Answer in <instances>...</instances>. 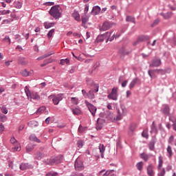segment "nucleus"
Listing matches in <instances>:
<instances>
[{"label":"nucleus","instance_id":"338daca9","mask_svg":"<svg viewBox=\"0 0 176 176\" xmlns=\"http://www.w3.org/2000/svg\"><path fill=\"white\" fill-rule=\"evenodd\" d=\"M50 63H52V61L45 60L44 61V63L41 65V67H45V65H47V64H49Z\"/></svg>","mask_w":176,"mask_h":176},{"label":"nucleus","instance_id":"4be33fe9","mask_svg":"<svg viewBox=\"0 0 176 176\" xmlns=\"http://www.w3.org/2000/svg\"><path fill=\"white\" fill-rule=\"evenodd\" d=\"M118 113L122 116H126L127 114V109H126L124 107H120V109L118 110Z\"/></svg>","mask_w":176,"mask_h":176},{"label":"nucleus","instance_id":"13d9d810","mask_svg":"<svg viewBox=\"0 0 176 176\" xmlns=\"http://www.w3.org/2000/svg\"><path fill=\"white\" fill-rule=\"evenodd\" d=\"M86 130V128H84L82 126V125H80L78 127V132L82 133Z\"/></svg>","mask_w":176,"mask_h":176},{"label":"nucleus","instance_id":"473e14b6","mask_svg":"<svg viewBox=\"0 0 176 176\" xmlns=\"http://www.w3.org/2000/svg\"><path fill=\"white\" fill-rule=\"evenodd\" d=\"M34 148H35L34 144H32V143H30L26 146V152H31V151H33Z\"/></svg>","mask_w":176,"mask_h":176},{"label":"nucleus","instance_id":"49530a36","mask_svg":"<svg viewBox=\"0 0 176 176\" xmlns=\"http://www.w3.org/2000/svg\"><path fill=\"white\" fill-rule=\"evenodd\" d=\"M8 117L5 115L0 114V122H6Z\"/></svg>","mask_w":176,"mask_h":176},{"label":"nucleus","instance_id":"052dcab7","mask_svg":"<svg viewBox=\"0 0 176 176\" xmlns=\"http://www.w3.org/2000/svg\"><path fill=\"white\" fill-rule=\"evenodd\" d=\"M129 131L130 133L135 131V125H131L129 127Z\"/></svg>","mask_w":176,"mask_h":176},{"label":"nucleus","instance_id":"4c0bfd02","mask_svg":"<svg viewBox=\"0 0 176 176\" xmlns=\"http://www.w3.org/2000/svg\"><path fill=\"white\" fill-rule=\"evenodd\" d=\"M136 167L138 170H139V171H142V168L144 167V162H138L136 164Z\"/></svg>","mask_w":176,"mask_h":176},{"label":"nucleus","instance_id":"69168bd1","mask_svg":"<svg viewBox=\"0 0 176 176\" xmlns=\"http://www.w3.org/2000/svg\"><path fill=\"white\" fill-rule=\"evenodd\" d=\"M173 141H174V135H171V136L169 138L168 142H169V144H170L171 145H173Z\"/></svg>","mask_w":176,"mask_h":176},{"label":"nucleus","instance_id":"f8f14e48","mask_svg":"<svg viewBox=\"0 0 176 176\" xmlns=\"http://www.w3.org/2000/svg\"><path fill=\"white\" fill-rule=\"evenodd\" d=\"M149 39H151V38L149 37V36H140L138 41H136L133 45L134 46H135L138 42H144V41H149Z\"/></svg>","mask_w":176,"mask_h":176},{"label":"nucleus","instance_id":"5701e85b","mask_svg":"<svg viewBox=\"0 0 176 176\" xmlns=\"http://www.w3.org/2000/svg\"><path fill=\"white\" fill-rule=\"evenodd\" d=\"M53 159V164H58V163H61V160H63V156L58 155V157H52Z\"/></svg>","mask_w":176,"mask_h":176},{"label":"nucleus","instance_id":"0eeeda50","mask_svg":"<svg viewBox=\"0 0 176 176\" xmlns=\"http://www.w3.org/2000/svg\"><path fill=\"white\" fill-rule=\"evenodd\" d=\"M85 104L87 105L89 111L91 112L93 116H96V112L97 111V108L94 105L91 104L90 102L85 100Z\"/></svg>","mask_w":176,"mask_h":176},{"label":"nucleus","instance_id":"c85d7f7f","mask_svg":"<svg viewBox=\"0 0 176 176\" xmlns=\"http://www.w3.org/2000/svg\"><path fill=\"white\" fill-rule=\"evenodd\" d=\"M167 153H168V157L170 159V157H173V148H171V146H168L167 148Z\"/></svg>","mask_w":176,"mask_h":176},{"label":"nucleus","instance_id":"a211bd4d","mask_svg":"<svg viewBox=\"0 0 176 176\" xmlns=\"http://www.w3.org/2000/svg\"><path fill=\"white\" fill-rule=\"evenodd\" d=\"M21 74L22 75V76H25V77H27V76H30V75H34V71L32 70H30V72L27 71V69H24V70H22L21 72Z\"/></svg>","mask_w":176,"mask_h":176},{"label":"nucleus","instance_id":"bf43d9fd","mask_svg":"<svg viewBox=\"0 0 176 176\" xmlns=\"http://www.w3.org/2000/svg\"><path fill=\"white\" fill-rule=\"evenodd\" d=\"M155 72L157 73V75H159V74H162L163 75V74H164V71H163V69H155Z\"/></svg>","mask_w":176,"mask_h":176},{"label":"nucleus","instance_id":"bb28decb","mask_svg":"<svg viewBox=\"0 0 176 176\" xmlns=\"http://www.w3.org/2000/svg\"><path fill=\"white\" fill-rule=\"evenodd\" d=\"M53 159L51 157L50 159H45L43 160V163L46 165V166H53Z\"/></svg>","mask_w":176,"mask_h":176},{"label":"nucleus","instance_id":"f3484780","mask_svg":"<svg viewBox=\"0 0 176 176\" xmlns=\"http://www.w3.org/2000/svg\"><path fill=\"white\" fill-rule=\"evenodd\" d=\"M44 157H45V154H43V153L41 151H37L34 154V159H36V160H42V159H43Z\"/></svg>","mask_w":176,"mask_h":176},{"label":"nucleus","instance_id":"37998d69","mask_svg":"<svg viewBox=\"0 0 176 176\" xmlns=\"http://www.w3.org/2000/svg\"><path fill=\"white\" fill-rule=\"evenodd\" d=\"M69 64V59L66 58V59H61L60 61V64L61 65H64V64Z\"/></svg>","mask_w":176,"mask_h":176},{"label":"nucleus","instance_id":"680f3d73","mask_svg":"<svg viewBox=\"0 0 176 176\" xmlns=\"http://www.w3.org/2000/svg\"><path fill=\"white\" fill-rule=\"evenodd\" d=\"M77 145L78 148H82L83 146V141L82 140H78L77 142Z\"/></svg>","mask_w":176,"mask_h":176},{"label":"nucleus","instance_id":"58836bf2","mask_svg":"<svg viewBox=\"0 0 176 176\" xmlns=\"http://www.w3.org/2000/svg\"><path fill=\"white\" fill-rule=\"evenodd\" d=\"M72 16H73L74 19H75V20H76V21H80V16L79 15V13L74 12L72 14Z\"/></svg>","mask_w":176,"mask_h":176},{"label":"nucleus","instance_id":"7ed1b4c3","mask_svg":"<svg viewBox=\"0 0 176 176\" xmlns=\"http://www.w3.org/2000/svg\"><path fill=\"white\" fill-rule=\"evenodd\" d=\"M48 100H52L54 105H58L60 101L63 100V94H59L58 95H50L48 96Z\"/></svg>","mask_w":176,"mask_h":176},{"label":"nucleus","instance_id":"de8ad7c7","mask_svg":"<svg viewBox=\"0 0 176 176\" xmlns=\"http://www.w3.org/2000/svg\"><path fill=\"white\" fill-rule=\"evenodd\" d=\"M89 21V17H87V16L84 15L82 16V24H86V22Z\"/></svg>","mask_w":176,"mask_h":176},{"label":"nucleus","instance_id":"2f4dec72","mask_svg":"<svg viewBox=\"0 0 176 176\" xmlns=\"http://www.w3.org/2000/svg\"><path fill=\"white\" fill-rule=\"evenodd\" d=\"M99 150H100V152L101 153V157L103 158L104 157V153L105 152V146H104V144H100L99 145Z\"/></svg>","mask_w":176,"mask_h":176},{"label":"nucleus","instance_id":"7c9ffc66","mask_svg":"<svg viewBox=\"0 0 176 176\" xmlns=\"http://www.w3.org/2000/svg\"><path fill=\"white\" fill-rule=\"evenodd\" d=\"M29 138L30 141H34V142L38 143L41 142V140L38 138H36V136L34 134L30 135Z\"/></svg>","mask_w":176,"mask_h":176},{"label":"nucleus","instance_id":"423d86ee","mask_svg":"<svg viewBox=\"0 0 176 176\" xmlns=\"http://www.w3.org/2000/svg\"><path fill=\"white\" fill-rule=\"evenodd\" d=\"M118 90H119L118 87H113L111 90V92L107 96V98L109 100H113V101H118Z\"/></svg>","mask_w":176,"mask_h":176},{"label":"nucleus","instance_id":"79ce46f5","mask_svg":"<svg viewBox=\"0 0 176 176\" xmlns=\"http://www.w3.org/2000/svg\"><path fill=\"white\" fill-rule=\"evenodd\" d=\"M25 94H26L28 98L29 97H31V94H32V93H31V91H30V88H28V87H27V86L25 87Z\"/></svg>","mask_w":176,"mask_h":176},{"label":"nucleus","instance_id":"e2e57ef3","mask_svg":"<svg viewBox=\"0 0 176 176\" xmlns=\"http://www.w3.org/2000/svg\"><path fill=\"white\" fill-rule=\"evenodd\" d=\"M1 112L3 113H5V115H6L8 113V109L6 107H1Z\"/></svg>","mask_w":176,"mask_h":176},{"label":"nucleus","instance_id":"f257e3e1","mask_svg":"<svg viewBox=\"0 0 176 176\" xmlns=\"http://www.w3.org/2000/svg\"><path fill=\"white\" fill-rule=\"evenodd\" d=\"M61 8L59 6H54L50 10V14L54 17L56 20L61 17V13L60 12Z\"/></svg>","mask_w":176,"mask_h":176},{"label":"nucleus","instance_id":"774afa93","mask_svg":"<svg viewBox=\"0 0 176 176\" xmlns=\"http://www.w3.org/2000/svg\"><path fill=\"white\" fill-rule=\"evenodd\" d=\"M123 116L120 115V114H118V116L115 118H114V120H122V118Z\"/></svg>","mask_w":176,"mask_h":176},{"label":"nucleus","instance_id":"4468645a","mask_svg":"<svg viewBox=\"0 0 176 176\" xmlns=\"http://www.w3.org/2000/svg\"><path fill=\"white\" fill-rule=\"evenodd\" d=\"M28 100H30V101H32V100H41V96L38 94L36 92H32L29 98H28Z\"/></svg>","mask_w":176,"mask_h":176},{"label":"nucleus","instance_id":"1a4fd4ad","mask_svg":"<svg viewBox=\"0 0 176 176\" xmlns=\"http://www.w3.org/2000/svg\"><path fill=\"white\" fill-rule=\"evenodd\" d=\"M87 83L89 86H91V87L94 88L95 91H98V84H94V81L93 80L88 78L87 79Z\"/></svg>","mask_w":176,"mask_h":176},{"label":"nucleus","instance_id":"3c124183","mask_svg":"<svg viewBox=\"0 0 176 176\" xmlns=\"http://www.w3.org/2000/svg\"><path fill=\"white\" fill-rule=\"evenodd\" d=\"M78 98H71V102H72V104H74V105H78Z\"/></svg>","mask_w":176,"mask_h":176},{"label":"nucleus","instance_id":"20e7f679","mask_svg":"<svg viewBox=\"0 0 176 176\" xmlns=\"http://www.w3.org/2000/svg\"><path fill=\"white\" fill-rule=\"evenodd\" d=\"M113 31L107 32L104 34H100L96 38V42H102V41H105L106 43H108V41H109V38H111V35H112V33Z\"/></svg>","mask_w":176,"mask_h":176},{"label":"nucleus","instance_id":"6ab92c4d","mask_svg":"<svg viewBox=\"0 0 176 176\" xmlns=\"http://www.w3.org/2000/svg\"><path fill=\"white\" fill-rule=\"evenodd\" d=\"M147 174L149 176L155 175V171H153V165L151 164L147 167Z\"/></svg>","mask_w":176,"mask_h":176},{"label":"nucleus","instance_id":"c9c22d12","mask_svg":"<svg viewBox=\"0 0 176 176\" xmlns=\"http://www.w3.org/2000/svg\"><path fill=\"white\" fill-rule=\"evenodd\" d=\"M160 167H163V157H162V155H160L158 157V166H157V168H160Z\"/></svg>","mask_w":176,"mask_h":176},{"label":"nucleus","instance_id":"8fccbe9b","mask_svg":"<svg viewBox=\"0 0 176 176\" xmlns=\"http://www.w3.org/2000/svg\"><path fill=\"white\" fill-rule=\"evenodd\" d=\"M45 109H46L45 107H41L38 109L37 113H43V112H45Z\"/></svg>","mask_w":176,"mask_h":176},{"label":"nucleus","instance_id":"9b49d317","mask_svg":"<svg viewBox=\"0 0 176 176\" xmlns=\"http://www.w3.org/2000/svg\"><path fill=\"white\" fill-rule=\"evenodd\" d=\"M162 65V60L160 58L153 59L150 64V67H160Z\"/></svg>","mask_w":176,"mask_h":176},{"label":"nucleus","instance_id":"a878e982","mask_svg":"<svg viewBox=\"0 0 176 176\" xmlns=\"http://www.w3.org/2000/svg\"><path fill=\"white\" fill-rule=\"evenodd\" d=\"M158 170V176H164L166 175V169L163 167L157 168Z\"/></svg>","mask_w":176,"mask_h":176},{"label":"nucleus","instance_id":"603ef678","mask_svg":"<svg viewBox=\"0 0 176 176\" xmlns=\"http://www.w3.org/2000/svg\"><path fill=\"white\" fill-rule=\"evenodd\" d=\"M142 137H144V138H148V129H146L144 130L143 132H142Z\"/></svg>","mask_w":176,"mask_h":176},{"label":"nucleus","instance_id":"cd10ccee","mask_svg":"<svg viewBox=\"0 0 176 176\" xmlns=\"http://www.w3.org/2000/svg\"><path fill=\"white\" fill-rule=\"evenodd\" d=\"M38 124H39L36 121H30L28 123V125L29 126V127H32V128L38 127Z\"/></svg>","mask_w":176,"mask_h":176},{"label":"nucleus","instance_id":"f03ea898","mask_svg":"<svg viewBox=\"0 0 176 176\" xmlns=\"http://www.w3.org/2000/svg\"><path fill=\"white\" fill-rule=\"evenodd\" d=\"M10 142L13 145L12 148V152H20L21 151V145L14 137L11 138Z\"/></svg>","mask_w":176,"mask_h":176},{"label":"nucleus","instance_id":"0e129e2a","mask_svg":"<svg viewBox=\"0 0 176 176\" xmlns=\"http://www.w3.org/2000/svg\"><path fill=\"white\" fill-rule=\"evenodd\" d=\"M58 175V173L56 172H50L47 173L46 176H56Z\"/></svg>","mask_w":176,"mask_h":176},{"label":"nucleus","instance_id":"aec40b11","mask_svg":"<svg viewBox=\"0 0 176 176\" xmlns=\"http://www.w3.org/2000/svg\"><path fill=\"white\" fill-rule=\"evenodd\" d=\"M100 12H101V8H100V6H96L93 8L91 13H92V14H94V16H96V15L98 14V13H100Z\"/></svg>","mask_w":176,"mask_h":176},{"label":"nucleus","instance_id":"9d476101","mask_svg":"<svg viewBox=\"0 0 176 176\" xmlns=\"http://www.w3.org/2000/svg\"><path fill=\"white\" fill-rule=\"evenodd\" d=\"M113 24H115L113 23H109L108 21H106L103 23L102 28H100V31H107L109 30V28H112Z\"/></svg>","mask_w":176,"mask_h":176},{"label":"nucleus","instance_id":"dca6fc26","mask_svg":"<svg viewBox=\"0 0 176 176\" xmlns=\"http://www.w3.org/2000/svg\"><path fill=\"white\" fill-rule=\"evenodd\" d=\"M148 74L149 75L151 79H156L157 78V74L156 73V70L155 69H150L148 71Z\"/></svg>","mask_w":176,"mask_h":176},{"label":"nucleus","instance_id":"5fc2aeb1","mask_svg":"<svg viewBox=\"0 0 176 176\" xmlns=\"http://www.w3.org/2000/svg\"><path fill=\"white\" fill-rule=\"evenodd\" d=\"M119 36H120V35L116 34V35L115 36V34H113L111 37H110V38L109 37V41L110 42H112V41H113V39H115V38H119Z\"/></svg>","mask_w":176,"mask_h":176},{"label":"nucleus","instance_id":"864d4df0","mask_svg":"<svg viewBox=\"0 0 176 176\" xmlns=\"http://www.w3.org/2000/svg\"><path fill=\"white\" fill-rule=\"evenodd\" d=\"M22 6H23V4L20 1H17L15 3V8H16V9H21Z\"/></svg>","mask_w":176,"mask_h":176},{"label":"nucleus","instance_id":"6e6552de","mask_svg":"<svg viewBox=\"0 0 176 176\" xmlns=\"http://www.w3.org/2000/svg\"><path fill=\"white\" fill-rule=\"evenodd\" d=\"M140 83L141 80H140V78H134L129 84V89L131 90L132 89H134V87H135L137 85H140Z\"/></svg>","mask_w":176,"mask_h":176},{"label":"nucleus","instance_id":"412c9836","mask_svg":"<svg viewBox=\"0 0 176 176\" xmlns=\"http://www.w3.org/2000/svg\"><path fill=\"white\" fill-rule=\"evenodd\" d=\"M18 64H19V65H27L28 60H25L24 57H20L18 60Z\"/></svg>","mask_w":176,"mask_h":176},{"label":"nucleus","instance_id":"b1692460","mask_svg":"<svg viewBox=\"0 0 176 176\" xmlns=\"http://www.w3.org/2000/svg\"><path fill=\"white\" fill-rule=\"evenodd\" d=\"M162 112H163L164 115H170V107L168 105H164L162 109Z\"/></svg>","mask_w":176,"mask_h":176},{"label":"nucleus","instance_id":"e433bc0d","mask_svg":"<svg viewBox=\"0 0 176 176\" xmlns=\"http://www.w3.org/2000/svg\"><path fill=\"white\" fill-rule=\"evenodd\" d=\"M111 174L110 171H105V170H102L100 172L99 175L100 176H108Z\"/></svg>","mask_w":176,"mask_h":176},{"label":"nucleus","instance_id":"72a5a7b5","mask_svg":"<svg viewBox=\"0 0 176 176\" xmlns=\"http://www.w3.org/2000/svg\"><path fill=\"white\" fill-rule=\"evenodd\" d=\"M74 115H82V111L79 108H75L72 109Z\"/></svg>","mask_w":176,"mask_h":176},{"label":"nucleus","instance_id":"09e8293b","mask_svg":"<svg viewBox=\"0 0 176 176\" xmlns=\"http://www.w3.org/2000/svg\"><path fill=\"white\" fill-rule=\"evenodd\" d=\"M88 98L93 100L94 98V93L93 91L90 90L88 94Z\"/></svg>","mask_w":176,"mask_h":176},{"label":"nucleus","instance_id":"a18cd8bd","mask_svg":"<svg viewBox=\"0 0 176 176\" xmlns=\"http://www.w3.org/2000/svg\"><path fill=\"white\" fill-rule=\"evenodd\" d=\"M150 151H155V142H151L148 144Z\"/></svg>","mask_w":176,"mask_h":176},{"label":"nucleus","instance_id":"39448f33","mask_svg":"<svg viewBox=\"0 0 176 176\" xmlns=\"http://www.w3.org/2000/svg\"><path fill=\"white\" fill-rule=\"evenodd\" d=\"M75 170L77 171H82L85 170V164H83V160L78 157L74 163Z\"/></svg>","mask_w":176,"mask_h":176},{"label":"nucleus","instance_id":"f704fd0d","mask_svg":"<svg viewBox=\"0 0 176 176\" xmlns=\"http://www.w3.org/2000/svg\"><path fill=\"white\" fill-rule=\"evenodd\" d=\"M54 24H55L54 23L45 22L44 23V26H45V28L47 30L52 27H54Z\"/></svg>","mask_w":176,"mask_h":176},{"label":"nucleus","instance_id":"6e6d98bb","mask_svg":"<svg viewBox=\"0 0 176 176\" xmlns=\"http://www.w3.org/2000/svg\"><path fill=\"white\" fill-rule=\"evenodd\" d=\"M53 34H54V29H52L51 30H50L47 34L48 38H52V36H53Z\"/></svg>","mask_w":176,"mask_h":176},{"label":"nucleus","instance_id":"c756f323","mask_svg":"<svg viewBox=\"0 0 176 176\" xmlns=\"http://www.w3.org/2000/svg\"><path fill=\"white\" fill-rule=\"evenodd\" d=\"M52 54H54V52H49L48 54H45L37 58V60H43V58H46V57H49L50 56H52Z\"/></svg>","mask_w":176,"mask_h":176},{"label":"nucleus","instance_id":"4d7b16f0","mask_svg":"<svg viewBox=\"0 0 176 176\" xmlns=\"http://www.w3.org/2000/svg\"><path fill=\"white\" fill-rule=\"evenodd\" d=\"M13 20L12 19H5L3 21L2 24H10Z\"/></svg>","mask_w":176,"mask_h":176},{"label":"nucleus","instance_id":"ea45409f","mask_svg":"<svg viewBox=\"0 0 176 176\" xmlns=\"http://www.w3.org/2000/svg\"><path fill=\"white\" fill-rule=\"evenodd\" d=\"M162 16L164 17V19H170V17H171V16H173V12H167L166 14H162Z\"/></svg>","mask_w":176,"mask_h":176},{"label":"nucleus","instance_id":"2eb2a0df","mask_svg":"<svg viewBox=\"0 0 176 176\" xmlns=\"http://www.w3.org/2000/svg\"><path fill=\"white\" fill-rule=\"evenodd\" d=\"M104 123H105V121H104V120L98 118L96 124V129L101 130V129L104 127Z\"/></svg>","mask_w":176,"mask_h":176},{"label":"nucleus","instance_id":"ddd939ff","mask_svg":"<svg viewBox=\"0 0 176 176\" xmlns=\"http://www.w3.org/2000/svg\"><path fill=\"white\" fill-rule=\"evenodd\" d=\"M20 170H28L30 168H33L34 166L32 165L28 164V163H22L20 166Z\"/></svg>","mask_w":176,"mask_h":176},{"label":"nucleus","instance_id":"a19ab883","mask_svg":"<svg viewBox=\"0 0 176 176\" xmlns=\"http://www.w3.org/2000/svg\"><path fill=\"white\" fill-rule=\"evenodd\" d=\"M126 21H129L130 23H133L134 24H135V19L133 16H126Z\"/></svg>","mask_w":176,"mask_h":176},{"label":"nucleus","instance_id":"c03bdc74","mask_svg":"<svg viewBox=\"0 0 176 176\" xmlns=\"http://www.w3.org/2000/svg\"><path fill=\"white\" fill-rule=\"evenodd\" d=\"M10 14V10H0L1 15Z\"/></svg>","mask_w":176,"mask_h":176},{"label":"nucleus","instance_id":"393cba45","mask_svg":"<svg viewBox=\"0 0 176 176\" xmlns=\"http://www.w3.org/2000/svg\"><path fill=\"white\" fill-rule=\"evenodd\" d=\"M140 157H141V159H143V160H144V162H147V160H148L150 159V157H152V155L151 154L147 155L145 153H142L140 155Z\"/></svg>","mask_w":176,"mask_h":176}]
</instances>
